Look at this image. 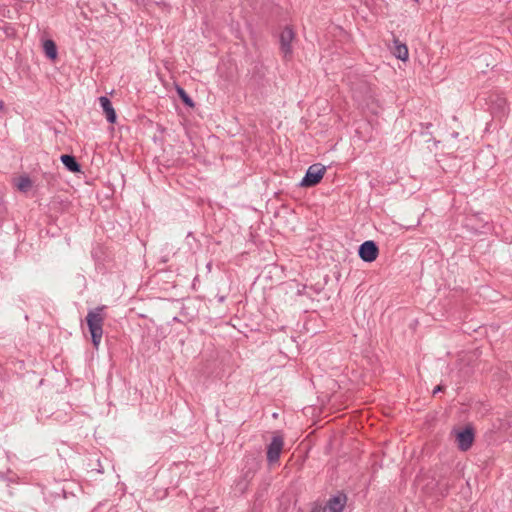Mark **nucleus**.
<instances>
[{"label":"nucleus","mask_w":512,"mask_h":512,"mask_svg":"<svg viewBox=\"0 0 512 512\" xmlns=\"http://www.w3.org/2000/svg\"><path fill=\"white\" fill-rule=\"evenodd\" d=\"M104 307H97L93 310H89L86 316V322L88 325L89 332L91 334V341L93 346L97 349L100 345L102 335H103V323L104 317L103 312Z\"/></svg>","instance_id":"obj_1"},{"label":"nucleus","mask_w":512,"mask_h":512,"mask_svg":"<svg viewBox=\"0 0 512 512\" xmlns=\"http://www.w3.org/2000/svg\"><path fill=\"white\" fill-rule=\"evenodd\" d=\"M326 172V167L320 163L312 164L306 170L304 177L300 182L301 187H314L319 184Z\"/></svg>","instance_id":"obj_2"},{"label":"nucleus","mask_w":512,"mask_h":512,"mask_svg":"<svg viewBox=\"0 0 512 512\" xmlns=\"http://www.w3.org/2000/svg\"><path fill=\"white\" fill-rule=\"evenodd\" d=\"M258 468H259V463L255 458H253V457L246 458L245 466L242 471V476L239 479V481L237 482V487H239V489L242 492L247 488L250 480L254 477Z\"/></svg>","instance_id":"obj_3"},{"label":"nucleus","mask_w":512,"mask_h":512,"mask_svg":"<svg viewBox=\"0 0 512 512\" xmlns=\"http://www.w3.org/2000/svg\"><path fill=\"white\" fill-rule=\"evenodd\" d=\"M378 255L379 248L373 240L363 242L358 248V256L364 262L371 263L377 259Z\"/></svg>","instance_id":"obj_4"},{"label":"nucleus","mask_w":512,"mask_h":512,"mask_svg":"<svg viewBox=\"0 0 512 512\" xmlns=\"http://www.w3.org/2000/svg\"><path fill=\"white\" fill-rule=\"evenodd\" d=\"M475 432L471 425H467L464 429L456 432V441L459 450L468 451L474 442Z\"/></svg>","instance_id":"obj_5"},{"label":"nucleus","mask_w":512,"mask_h":512,"mask_svg":"<svg viewBox=\"0 0 512 512\" xmlns=\"http://www.w3.org/2000/svg\"><path fill=\"white\" fill-rule=\"evenodd\" d=\"M490 111L493 117L502 119L509 111L507 100L502 96L495 95L490 101Z\"/></svg>","instance_id":"obj_6"},{"label":"nucleus","mask_w":512,"mask_h":512,"mask_svg":"<svg viewBox=\"0 0 512 512\" xmlns=\"http://www.w3.org/2000/svg\"><path fill=\"white\" fill-rule=\"evenodd\" d=\"M283 449V439L281 436H274L267 447V460L273 464L280 458Z\"/></svg>","instance_id":"obj_7"},{"label":"nucleus","mask_w":512,"mask_h":512,"mask_svg":"<svg viewBox=\"0 0 512 512\" xmlns=\"http://www.w3.org/2000/svg\"><path fill=\"white\" fill-rule=\"evenodd\" d=\"M347 503V496L344 493H338L329 498L324 508L327 512H343Z\"/></svg>","instance_id":"obj_8"},{"label":"nucleus","mask_w":512,"mask_h":512,"mask_svg":"<svg viewBox=\"0 0 512 512\" xmlns=\"http://www.w3.org/2000/svg\"><path fill=\"white\" fill-rule=\"evenodd\" d=\"M391 53L399 60L406 61L409 57V52L406 43L400 41L398 38H393V44L390 46Z\"/></svg>","instance_id":"obj_9"},{"label":"nucleus","mask_w":512,"mask_h":512,"mask_svg":"<svg viewBox=\"0 0 512 512\" xmlns=\"http://www.w3.org/2000/svg\"><path fill=\"white\" fill-rule=\"evenodd\" d=\"M99 104L105 114L106 120L110 124H114L117 120V115L110 99L107 96H101L99 97Z\"/></svg>","instance_id":"obj_10"},{"label":"nucleus","mask_w":512,"mask_h":512,"mask_svg":"<svg viewBox=\"0 0 512 512\" xmlns=\"http://www.w3.org/2000/svg\"><path fill=\"white\" fill-rule=\"evenodd\" d=\"M295 34H280V49L285 59H290L292 56L291 43Z\"/></svg>","instance_id":"obj_11"},{"label":"nucleus","mask_w":512,"mask_h":512,"mask_svg":"<svg viewBox=\"0 0 512 512\" xmlns=\"http://www.w3.org/2000/svg\"><path fill=\"white\" fill-rule=\"evenodd\" d=\"M42 48L45 56L51 60L55 61L58 57V49L54 40L52 39H43L42 40Z\"/></svg>","instance_id":"obj_12"},{"label":"nucleus","mask_w":512,"mask_h":512,"mask_svg":"<svg viewBox=\"0 0 512 512\" xmlns=\"http://www.w3.org/2000/svg\"><path fill=\"white\" fill-rule=\"evenodd\" d=\"M60 160L68 171L73 173L81 172V165L78 163L75 156L63 154L61 155Z\"/></svg>","instance_id":"obj_13"},{"label":"nucleus","mask_w":512,"mask_h":512,"mask_svg":"<svg viewBox=\"0 0 512 512\" xmlns=\"http://www.w3.org/2000/svg\"><path fill=\"white\" fill-rule=\"evenodd\" d=\"M176 93L178 97L181 99V101L189 108L195 107V102L193 99L189 96V94L185 91L184 88H182L179 85H176Z\"/></svg>","instance_id":"obj_14"},{"label":"nucleus","mask_w":512,"mask_h":512,"mask_svg":"<svg viewBox=\"0 0 512 512\" xmlns=\"http://www.w3.org/2000/svg\"><path fill=\"white\" fill-rule=\"evenodd\" d=\"M10 474H12L11 470H8L7 473L0 471V480L6 481L8 483H16V476L14 474L9 476Z\"/></svg>","instance_id":"obj_15"},{"label":"nucleus","mask_w":512,"mask_h":512,"mask_svg":"<svg viewBox=\"0 0 512 512\" xmlns=\"http://www.w3.org/2000/svg\"><path fill=\"white\" fill-rule=\"evenodd\" d=\"M32 182L28 177H22L19 181L18 188L21 191H27L29 187H31Z\"/></svg>","instance_id":"obj_16"},{"label":"nucleus","mask_w":512,"mask_h":512,"mask_svg":"<svg viewBox=\"0 0 512 512\" xmlns=\"http://www.w3.org/2000/svg\"><path fill=\"white\" fill-rule=\"evenodd\" d=\"M310 512H327L324 506L314 504Z\"/></svg>","instance_id":"obj_17"},{"label":"nucleus","mask_w":512,"mask_h":512,"mask_svg":"<svg viewBox=\"0 0 512 512\" xmlns=\"http://www.w3.org/2000/svg\"><path fill=\"white\" fill-rule=\"evenodd\" d=\"M444 390V387L442 385H437L433 390V395H436L437 393Z\"/></svg>","instance_id":"obj_18"},{"label":"nucleus","mask_w":512,"mask_h":512,"mask_svg":"<svg viewBox=\"0 0 512 512\" xmlns=\"http://www.w3.org/2000/svg\"><path fill=\"white\" fill-rule=\"evenodd\" d=\"M284 32L292 33L293 31H292V29H291V28H289V27L287 26V27L285 28V31H284Z\"/></svg>","instance_id":"obj_19"},{"label":"nucleus","mask_w":512,"mask_h":512,"mask_svg":"<svg viewBox=\"0 0 512 512\" xmlns=\"http://www.w3.org/2000/svg\"><path fill=\"white\" fill-rule=\"evenodd\" d=\"M218 300H219V302H224V301H225V296H221V297H219V299H218Z\"/></svg>","instance_id":"obj_20"},{"label":"nucleus","mask_w":512,"mask_h":512,"mask_svg":"<svg viewBox=\"0 0 512 512\" xmlns=\"http://www.w3.org/2000/svg\"><path fill=\"white\" fill-rule=\"evenodd\" d=\"M4 108V103L3 101L0 100V110H2Z\"/></svg>","instance_id":"obj_21"}]
</instances>
